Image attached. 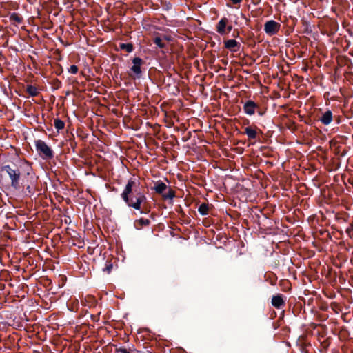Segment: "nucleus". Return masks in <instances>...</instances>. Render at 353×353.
Wrapping results in <instances>:
<instances>
[{
    "label": "nucleus",
    "instance_id": "nucleus-15",
    "mask_svg": "<svg viewBox=\"0 0 353 353\" xmlns=\"http://www.w3.org/2000/svg\"><path fill=\"white\" fill-rule=\"evenodd\" d=\"M10 21L20 24L23 21V17L19 14L13 12L10 15Z\"/></svg>",
    "mask_w": 353,
    "mask_h": 353
},
{
    "label": "nucleus",
    "instance_id": "nucleus-6",
    "mask_svg": "<svg viewBox=\"0 0 353 353\" xmlns=\"http://www.w3.org/2000/svg\"><path fill=\"white\" fill-rule=\"evenodd\" d=\"M281 24L274 20L267 21L264 24V31L269 36H273L278 33Z\"/></svg>",
    "mask_w": 353,
    "mask_h": 353
},
{
    "label": "nucleus",
    "instance_id": "nucleus-29",
    "mask_svg": "<svg viewBox=\"0 0 353 353\" xmlns=\"http://www.w3.org/2000/svg\"><path fill=\"white\" fill-rule=\"evenodd\" d=\"M226 29H227L226 34H228V32H230L232 30V26H226Z\"/></svg>",
    "mask_w": 353,
    "mask_h": 353
},
{
    "label": "nucleus",
    "instance_id": "nucleus-9",
    "mask_svg": "<svg viewBox=\"0 0 353 353\" xmlns=\"http://www.w3.org/2000/svg\"><path fill=\"white\" fill-rule=\"evenodd\" d=\"M224 46L225 48L234 52H236L237 51H239L241 47L240 43L234 39H228L225 41Z\"/></svg>",
    "mask_w": 353,
    "mask_h": 353
},
{
    "label": "nucleus",
    "instance_id": "nucleus-23",
    "mask_svg": "<svg viewBox=\"0 0 353 353\" xmlns=\"http://www.w3.org/2000/svg\"><path fill=\"white\" fill-rule=\"evenodd\" d=\"M154 43L160 48H164L165 47V43H163L162 39L159 37L154 38Z\"/></svg>",
    "mask_w": 353,
    "mask_h": 353
},
{
    "label": "nucleus",
    "instance_id": "nucleus-27",
    "mask_svg": "<svg viewBox=\"0 0 353 353\" xmlns=\"http://www.w3.org/2000/svg\"><path fill=\"white\" fill-rule=\"evenodd\" d=\"M176 212L180 214L182 217H185L186 216V214H185V212H183L182 208L179 205L175 209Z\"/></svg>",
    "mask_w": 353,
    "mask_h": 353
},
{
    "label": "nucleus",
    "instance_id": "nucleus-16",
    "mask_svg": "<svg viewBox=\"0 0 353 353\" xmlns=\"http://www.w3.org/2000/svg\"><path fill=\"white\" fill-rule=\"evenodd\" d=\"M198 212L202 216L208 215L209 213V205L205 203H202L198 208Z\"/></svg>",
    "mask_w": 353,
    "mask_h": 353
},
{
    "label": "nucleus",
    "instance_id": "nucleus-30",
    "mask_svg": "<svg viewBox=\"0 0 353 353\" xmlns=\"http://www.w3.org/2000/svg\"><path fill=\"white\" fill-rule=\"evenodd\" d=\"M234 4H238L240 3L242 0H230Z\"/></svg>",
    "mask_w": 353,
    "mask_h": 353
},
{
    "label": "nucleus",
    "instance_id": "nucleus-28",
    "mask_svg": "<svg viewBox=\"0 0 353 353\" xmlns=\"http://www.w3.org/2000/svg\"><path fill=\"white\" fill-rule=\"evenodd\" d=\"M53 85L55 87V88L59 89L61 86V82L59 79H56L54 80Z\"/></svg>",
    "mask_w": 353,
    "mask_h": 353
},
{
    "label": "nucleus",
    "instance_id": "nucleus-35",
    "mask_svg": "<svg viewBox=\"0 0 353 353\" xmlns=\"http://www.w3.org/2000/svg\"><path fill=\"white\" fill-rule=\"evenodd\" d=\"M236 34H239V32H236V34H234V32H233V37H236Z\"/></svg>",
    "mask_w": 353,
    "mask_h": 353
},
{
    "label": "nucleus",
    "instance_id": "nucleus-19",
    "mask_svg": "<svg viewBox=\"0 0 353 353\" xmlns=\"http://www.w3.org/2000/svg\"><path fill=\"white\" fill-rule=\"evenodd\" d=\"M162 196L164 199H172L175 197V192L170 188L167 192L162 194Z\"/></svg>",
    "mask_w": 353,
    "mask_h": 353
},
{
    "label": "nucleus",
    "instance_id": "nucleus-24",
    "mask_svg": "<svg viewBox=\"0 0 353 353\" xmlns=\"http://www.w3.org/2000/svg\"><path fill=\"white\" fill-rule=\"evenodd\" d=\"M113 268V265L110 261H107L105 264V267L103 268V271L106 272L107 273H110Z\"/></svg>",
    "mask_w": 353,
    "mask_h": 353
},
{
    "label": "nucleus",
    "instance_id": "nucleus-18",
    "mask_svg": "<svg viewBox=\"0 0 353 353\" xmlns=\"http://www.w3.org/2000/svg\"><path fill=\"white\" fill-rule=\"evenodd\" d=\"M54 125L55 128L59 131L63 130L65 128V123L59 119H55L54 121Z\"/></svg>",
    "mask_w": 353,
    "mask_h": 353
},
{
    "label": "nucleus",
    "instance_id": "nucleus-2",
    "mask_svg": "<svg viewBox=\"0 0 353 353\" xmlns=\"http://www.w3.org/2000/svg\"><path fill=\"white\" fill-rule=\"evenodd\" d=\"M28 162L20 161L18 164L12 163L1 167V172H4L8 176L10 186L14 190L19 191L21 189V181L26 171Z\"/></svg>",
    "mask_w": 353,
    "mask_h": 353
},
{
    "label": "nucleus",
    "instance_id": "nucleus-36",
    "mask_svg": "<svg viewBox=\"0 0 353 353\" xmlns=\"http://www.w3.org/2000/svg\"><path fill=\"white\" fill-rule=\"evenodd\" d=\"M236 34H239V32H236V34H234V32H233V37H236Z\"/></svg>",
    "mask_w": 353,
    "mask_h": 353
},
{
    "label": "nucleus",
    "instance_id": "nucleus-10",
    "mask_svg": "<svg viewBox=\"0 0 353 353\" xmlns=\"http://www.w3.org/2000/svg\"><path fill=\"white\" fill-rule=\"evenodd\" d=\"M228 23V19L226 17H223L218 22L216 25V31L221 35L226 34V26Z\"/></svg>",
    "mask_w": 353,
    "mask_h": 353
},
{
    "label": "nucleus",
    "instance_id": "nucleus-1",
    "mask_svg": "<svg viewBox=\"0 0 353 353\" xmlns=\"http://www.w3.org/2000/svg\"><path fill=\"white\" fill-rule=\"evenodd\" d=\"M135 184V181L130 179L121 193V198L128 207L139 210L141 214H149L152 205L143 192L134 188Z\"/></svg>",
    "mask_w": 353,
    "mask_h": 353
},
{
    "label": "nucleus",
    "instance_id": "nucleus-20",
    "mask_svg": "<svg viewBox=\"0 0 353 353\" xmlns=\"http://www.w3.org/2000/svg\"><path fill=\"white\" fill-rule=\"evenodd\" d=\"M119 47L121 50H125L128 52H131L134 50V46L132 43H120Z\"/></svg>",
    "mask_w": 353,
    "mask_h": 353
},
{
    "label": "nucleus",
    "instance_id": "nucleus-31",
    "mask_svg": "<svg viewBox=\"0 0 353 353\" xmlns=\"http://www.w3.org/2000/svg\"><path fill=\"white\" fill-rule=\"evenodd\" d=\"M62 72H63V69L61 68L60 71L57 72V74L58 75H60Z\"/></svg>",
    "mask_w": 353,
    "mask_h": 353
},
{
    "label": "nucleus",
    "instance_id": "nucleus-12",
    "mask_svg": "<svg viewBox=\"0 0 353 353\" xmlns=\"http://www.w3.org/2000/svg\"><path fill=\"white\" fill-rule=\"evenodd\" d=\"M319 121L324 125H329L332 121V112L330 110L325 111L319 119Z\"/></svg>",
    "mask_w": 353,
    "mask_h": 353
},
{
    "label": "nucleus",
    "instance_id": "nucleus-21",
    "mask_svg": "<svg viewBox=\"0 0 353 353\" xmlns=\"http://www.w3.org/2000/svg\"><path fill=\"white\" fill-rule=\"evenodd\" d=\"M268 281H269L270 285H275L277 281V276L275 274L271 272L269 275L268 279H267Z\"/></svg>",
    "mask_w": 353,
    "mask_h": 353
},
{
    "label": "nucleus",
    "instance_id": "nucleus-13",
    "mask_svg": "<svg viewBox=\"0 0 353 353\" xmlns=\"http://www.w3.org/2000/svg\"><path fill=\"white\" fill-rule=\"evenodd\" d=\"M257 128L256 126H255V128H252V127H246L245 128L244 133L248 136V139L250 140H256L257 138V132L256 129Z\"/></svg>",
    "mask_w": 353,
    "mask_h": 353
},
{
    "label": "nucleus",
    "instance_id": "nucleus-7",
    "mask_svg": "<svg viewBox=\"0 0 353 353\" xmlns=\"http://www.w3.org/2000/svg\"><path fill=\"white\" fill-rule=\"evenodd\" d=\"M259 105L253 101L248 100L243 105V110L248 115H253Z\"/></svg>",
    "mask_w": 353,
    "mask_h": 353
},
{
    "label": "nucleus",
    "instance_id": "nucleus-3",
    "mask_svg": "<svg viewBox=\"0 0 353 353\" xmlns=\"http://www.w3.org/2000/svg\"><path fill=\"white\" fill-rule=\"evenodd\" d=\"M25 174L21 178V189L20 190L25 196H31L35 192L38 181V176L33 172L32 168L28 163L26 166Z\"/></svg>",
    "mask_w": 353,
    "mask_h": 353
},
{
    "label": "nucleus",
    "instance_id": "nucleus-34",
    "mask_svg": "<svg viewBox=\"0 0 353 353\" xmlns=\"http://www.w3.org/2000/svg\"><path fill=\"white\" fill-rule=\"evenodd\" d=\"M236 34H239V32H236V34H234V32H233V37H236Z\"/></svg>",
    "mask_w": 353,
    "mask_h": 353
},
{
    "label": "nucleus",
    "instance_id": "nucleus-11",
    "mask_svg": "<svg viewBox=\"0 0 353 353\" xmlns=\"http://www.w3.org/2000/svg\"><path fill=\"white\" fill-rule=\"evenodd\" d=\"M168 189V186L167 185L161 181H157L154 186L152 188V190H154L157 194H163V192Z\"/></svg>",
    "mask_w": 353,
    "mask_h": 353
},
{
    "label": "nucleus",
    "instance_id": "nucleus-32",
    "mask_svg": "<svg viewBox=\"0 0 353 353\" xmlns=\"http://www.w3.org/2000/svg\"><path fill=\"white\" fill-rule=\"evenodd\" d=\"M258 113H259V115H261V116H262V115L263 114V112H261V111H259V112H258Z\"/></svg>",
    "mask_w": 353,
    "mask_h": 353
},
{
    "label": "nucleus",
    "instance_id": "nucleus-8",
    "mask_svg": "<svg viewBox=\"0 0 353 353\" xmlns=\"http://www.w3.org/2000/svg\"><path fill=\"white\" fill-rule=\"evenodd\" d=\"M271 303L274 307L277 309L282 308L285 305L283 295L281 294H278L273 296L272 298Z\"/></svg>",
    "mask_w": 353,
    "mask_h": 353
},
{
    "label": "nucleus",
    "instance_id": "nucleus-33",
    "mask_svg": "<svg viewBox=\"0 0 353 353\" xmlns=\"http://www.w3.org/2000/svg\"><path fill=\"white\" fill-rule=\"evenodd\" d=\"M150 217H151V218H152V219H154V214L152 213V214H150Z\"/></svg>",
    "mask_w": 353,
    "mask_h": 353
},
{
    "label": "nucleus",
    "instance_id": "nucleus-5",
    "mask_svg": "<svg viewBox=\"0 0 353 353\" xmlns=\"http://www.w3.org/2000/svg\"><path fill=\"white\" fill-rule=\"evenodd\" d=\"M143 60L140 57H134L132 59L133 65L130 68V71L133 74H130L133 79H140L142 76L141 66L143 64Z\"/></svg>",
    "mask_w": 353,
    "mask_h": 353
},
{
    "label": "nucleus",
    "instance_id": "nucleus-17",
    "mask_svg": "<svg viewBox=\"0 0 353 353\" xmlns=\"http://www.w3.org/2000/svg\"><path fill=\"white\" fill-rule=\"evenodd\" d=\"M26 92L31 96V97H36L38 95L39 92L37 88L32 85H28L26 88Z\"/></svg>",
    "mask_w": 353,
    "mask_h": 353
},
{
    "label": "nucleus",
    "instance_id": "nucleus-26",
    "mask_svg": "<svg viewBox=\"0 0 353 353\" xmlns=\"http://www.w3.org/2000/svg\"><path fill=\"white\" fill-rule=\"evenodd\" d=\"M78 67L75 65H72L68 69V72L71 74H77L78 72Z\"/></svg>",
    "mask_w": 353,
    "mask_h": 353
},
{
    "label": "nucleus",
    "instance_id": "nucleus-14",
    "mask_svg": "<svg viewBox=\"0 0 353 353\" xmlns=\"http://www.w3.org/2000/svg\"><path fill=\"white\" fill-rule=\"evenodd\" d=\"M150 224V221L147 219L141 218L134 221V226L137 229L140 230L145 226H148Z\"/></svg>",
    "mask_w": 353,
    "mask_h": 353
},
{
    "label": "nucleus",
    "instance_id": "nucleus-4",
    "mask_svg": "<svg viewBox=\"0 0 353 353\" xmlns=\"http://www.w3.org/2000/svg\"><path fill=\"white\" fill-rule=\"evenodd\" d=\"M34 145L39 156L45 161H50L54 157L52 149L45 141L38 139L34 141Z\"/></svg>",
    "mask_w": 353,
    "mask_h": 353
},
{
    "label": "nucleus",
    "instance_id": "nucleus-22",
    "mask_svg": "<svg viewBox=\"0 0 353 353\" xmlns=\"http://www.w3.org/2000/svg\"><path fill=\"white\" fill-rule=\"evenodd\" d=\"M116 353H133L136 352L135 349L131 350V349H126L123 347H121L119 348H117L115 350Z\"/></svg>",
    "mask_w": 353,
    "mask_h": 353
},
{
    "label": "nucleus",
    "instance_id": "nucleus-25",
    "mask_svg": "<svg viewBox=\"0 0 353 353\" xmlns=\"http://www.w3.org/2000/svg\"><path fill=\"white\" fill-rule=\"evenodd\" d=\"M346 233L350 238H353V223H350L347 228Z\"/></svg>",
    "mask_w": 353,
    "mask_h": 353
}]
</instances>
